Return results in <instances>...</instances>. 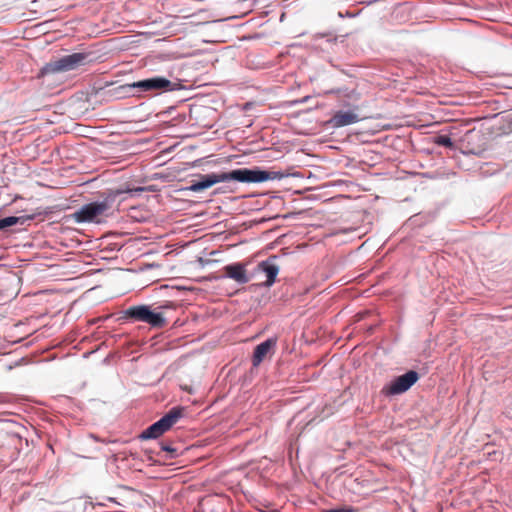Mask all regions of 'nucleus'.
Instances as JSON below:
<instances>
[{
    "label": "nucleus",
    "instance_id": "obj_1",
    "mask_svg": "<svg viewBox=\"0 0 512 512\" xmlns=\"http://www.w3.org/2000/svg\"><path fill=\"white\" fill-rule=\"evenodd\" d=\"M198 181H192L185 190L201 192L213 185L227 181H238L247 183H259L272 179L271 173L262 170H251L247 168L233 170L231 172L211 173L200 175Z\"/></svg>",
    "mask_w": 512,
    "mask_h": 512
},
{
    "label": "nucleus",
    "instance_id": "obj_10",
    "mask_svg": "<svg viewBox=\"0 0 512 512\" xmlns=\"http://www.w3.org/2000/svg\"><path fill=\"white\" fill-rule=\"evenodd\" d=\"M359 117L352 111H338L330 120L333 127L339 128L358 122Z\"/></svg>",
    "mask_w": 512,
    "mask_h": 512
},
{
    "label": "nucleus",
    "instance_id": "obj_3",
    "mask_svg": "<svg viewBox=\"0 0 512 512\" xmlns=\"http://www.w3.org/2000/svg\"><path fill=\"white\" fill-rule=\"evenodd\" d=\"M125 316L135 321L145 322L154 328H163L167 325L164 315L160 312L151 311L149 306H131L125 311Z\"/></svg>",
    "mask_w": 512,
    "mask_h": 512
},
{
    "label": "nucleus",
    "instance_id": "obj_15",
    "mask_svg": "<svg viewBox=\"0 0 512 512\" xmlns=\"http://www.w3.org/2000/svg\"><path fill=\"white\" fill-rule=\"evenodd\" d=\"M322 512H358V509H356L354 507H342L339 509L324 510Z\"/></svg>",
    "mask_w": 512,
    "mask_h": 512
},
{
    "label": "nucleus",
    "instance_id": "obj_13",
    "mask_svg": "<svg viewBox=\"0 0 512 512\" xmlns=\"http://www.w3.org/2000/svg\"><path fill=\"white\" fill-rule=\"evenodd\" d=\"M33 216H10L3 219H0V230H3L7 227L16 225V224H24L28 220H32Z\"/></svg>",
    "mask_w": 512,
    "mask_h": 512
},
{
    "label": "nucleus",
    "instance_id": "obj_8",
    "mask_svg": "<svg viewBox=\"0 0 512 512\" xmlns=\"http://www.w3.org/2000/svg\"><path fill=\"white\" fill-rule=\"evenodd\" d=\"M107 209L108 205L105 202H92L75 211L73 213V218L78 223L92 222L97 217L103 215Z\"/></svg>",
    "mask_w": 512,
    "mask_h": 512
},
{
    "label": "nucleus",
    "instance_id": "obj_2",
    "mask_svg": "<svg viewBox=\"0 0 512 512\" xmlns=\"http://www.w3.org/2000/svg\"><path fill=\"white\" fill-rule=\"evenodd\" d=\"M184 415V408L181 406L173 407L161 419L153 423L145 429L140 438L141 439H156L168 431L180 418Z\"/></svg>",
    "mask_w": 512,
    "mask_h": 512
},
{
    "label": "nucleus",
    "instance_id": "obj_5",
    "mask_svg": "<svg viewBox=\"0 0 512 512\" xmlns=\"http://www.w3.org/2000/svg\"><path fill=\"white\" fill-rule=\"evenodd\" d=\"M87 58L88 54L86 53H73L66 55L54 62L48 63L45 67V71L51 73L71 71L84 65Z\"/></svg>",
    "mask_w": 512,
    "mask_h": 512
},
{
    "label": "nucleus",
    "instance_id": "obj_11",
    "mask_svg": "<svg viewBox=\"0 0 512 512\" xmlns=\"http://www.w3.org/2000/svg\"><path fill=\"white\" fill-rule=\"evenodd\" d=\"M225 274L240 284H245L249 281L244 265L240 263L227 265L224 267Z\"/></svg>",
    "mask_w": 512,
    "mask_h": 512
},
{
    "label": "nucleus",
    "instance_id": "obj_7",
    "mask_svg": "<svg viewBox=\"0 0 512 512\" xmlns=\"http://www.w3.org/2000/svg\"><path fill=\"white\" fill-rule=\"evenodd\" d=\"M418 378L419 376L416 371H408L407 373L397 377L389 385L383 387L382 393L387 396L401 394L414 385Z\"/></svg>",
    "mask_w": 512,
    "mask_h": 512
},
{
    "label": "nucleus",
    "instance_id": "obj_16",
    "mask_svg": "<svg viewBox=\"0 0 512 512\" xmlns=\"http://www.w3.org/2000/svg\"><path fill=\"white\" fill-rule=\"evenodd\" d=\"M162 450L167 451V452L173 454V456L176 455V449H174V448H172L170 446L162 445Z\"/></svg>",
    "mask_w": 512,
    "mask_h": 512
},
{
    "label": "nucleus",
    "instance_id": "obj_4",
    "mask_svg": "<svg viewBox=\"0 0 512 512\" xmlns=\"http://www.w3.org/2000/svg\"><path fill=\"white\" fill-rule=\"evenodd\" d=\"M22 447V438L16 433L0 434V462L8 465L17 459Z\"/></svg>",
    "mask_w": 512,
    "mask_h": 512
},
{
    "label": "nucleus",
    "instance_id": "obj_6",
    "mask_svg": "<svg viewBox=\"0 0 512 512\" xmlns=\"http://www.w3.org/2000/svg\"><path fill=\"white\" fill-rule=\"evenodd\" d=\"M123 89L137 88L140 91H172L174 84L164 77H153L122 86Z\"/></svg>",
    "mask_w": 512,
    "mask_h": 512
},
{
    "label": "nucleus",
    "instance_id": "obj_9",
    "mask_svg": "<svg viewBox=\"0 0 512 512\" xmlns=\"http://www.w3.org/2000/svg\"><path fill=\"white\" fill-rule=\"evenodd\" d=\"M277 344L276 338H269L265 340L264 342L257 345L254 349L253 357H252V364L253 366L257 367L260 365V363L267 357L272 356L275 352Z\"/></svg>",
    "mask_w": 512,
    "mask_h": 512
},
{
    "label": "nucleus",
    "instance_id": "obj_12",
    "mask_svg": "<svg viewBox=\"0 0 512 512\" xmlns=\"http://www.w3.org/2000/svg\"><path fill=\"white\" fill-rule=\"evenodd\" d=\"M257 271L265 274L266 280L264 281V285L269 287L275 282L279 268L269 261H262L257 265Z\"/></svg>",
    "mask_w": 512,
    "mask_h": 512
},
{
    "label": "nucleus",
    "instance_id": "obj_14",
    "mask_svg": "<svg viewBox=\"0 0 512 512\" xmlns=\"http://www.w3.org/2000/svg\"><path fill=\"white\" fill-rule=\"evenodd\" d=\"M434 143L439 145V146H444V147H448V148H452L453 147V141L447 135H439V136H437L435 138Z\"/></svg>",
    "mask_w": 512,
    "mask_h": 512
}]
</instances>
